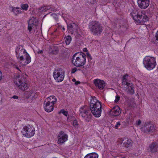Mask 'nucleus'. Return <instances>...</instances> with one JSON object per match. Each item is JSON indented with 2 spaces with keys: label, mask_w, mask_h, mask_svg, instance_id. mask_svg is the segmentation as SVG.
Here are the masks:
<instances>
[{
  "label": "nucleus",
  "mask_w": 158,
  "mask_h": 158,
  "mask_svg": "<svg viewBox=\"0 0 158 158\" xmlns=\"http://www.w3.org/2000/svg\"><path fill=\"white\" fill-rule=\"evenodd\" d=\"M86 55L83 52H77L73 56L72 62L76 67H80L84 65L86 62Z\"/></svg>",
  "instance_id": "1"
},
{
  "label": "nucleus",
  "mask_w": 158,
  "mask_h": 158,
  "mask_svg": "<svg viewBox=\"0 0 158 158\" xmlns=\"http://www.w3.org/2000/svg\"><path fill=\"white\" fill-rule=\"evenodd\" d=\"M144 11L139 12L137 15L133 12L131 13L133 19L138 23H143L148 21L149 18L144 13Z\"/></svg>",
  "instance_id": "2"
},
{
  "label": "nucleus",
  "mask_w": 158,
  "mask_h": 158,
  "mask_svg": "<svg viewBox=\"0 0 158 158\" xmlns=\"http://www.w3.org/2000/svg\"><path fill=\"white\" fill-rule=\"evenodd\" d=\"M143 64L144 67L148 70H151L155 68L156 65L155 58L146 56L144 58Z\"/></svg>",
  "instance_id": "3"
},
{
  "label": "nucleus",
  "mask_w": 158,
  "mask_h": 158,
  "mask_svg": "<svg viewBox=\"0 0 158 158\" xmlns=\"http://www.w3.org/2000/svg\"><path fill=\"white\" fill-rule=\"evenodd\" d=\"M15 83L19 89L23 90L27 89L28 87L25 83V79L22 76L19 75L15 79Z\"/></svg>",
  "instance_id": "4"
},
{
  "label": "nucleus",
  "mask_w": 158,
  "mask_h": 158,
  "mask_svg": "<svg viewBox=\"0 0 158 158\" xmlns=\"http://www.w3.org/2000/svg\"><path fill=\"white\" fill-rule=\"evenodd\" d=\"M155 125L151 122H145L141 127V130L145 133H152L156 131Z\"/></svg>",
  "instance_id": "5"
},
{
  "label": "nucleus",
  "mask_w": 158,
  "mask_h": 158,
  "mask_svg": "<svg viewBox=\"0 0 158 158\" xmlns=\"http://www.w3.org/2000/svg\"><path fill=\"white\" fill-rule=\"evenodd\" d=\"M21 132L24 136L30 138L34 135L35 133V129L32 126L29 125L28 126H24Z\"/></svg>",
  "instance_id": "6"
},
{
  "label": "nucleus",
  "mask_w": 158,
  "mask_h": 158,
  "mask_svg": "<svg viewBox=\"0 0 158 158\" xmlns=\"http://www.w3.org/2000/svg\"><path fill=\"white\" fill-rule=\"evenodd\" d=\"M15 52L17 54H18L19 56L23 54L26 59V62L28 64L31 62V58L29 54L26 52V50L23 48L22 46H19L16 48Z\"/></svg>",
  "instance_id": "7"
},
{
  "label": "nucleus",
  "mask_w": 158,
  "mask_h": 158,
  "mask_svg": "<svg viewBox=\"0 0 158 158\" xmlns=\"http://www.w3.org/2000/svg\"><path fill=\"white\" fill-rule=\"evenodd\" d=\"M64 72L61 68H58L53 72V77L58 82L63 81L64 77Z\"/></svg>",
  "instance_id": "8"
},
{
  "label": "nucleus",
  "mask_w": 158,
  "mask_h": 158,
  "mask_svg": "<svg viewBox=\"0 0 158 158\" xmlns=\"http://www.w3.org/2000/svg\"><path fill=\"white\" fill-rule=\"evenodd\" d=\"M79 116H81L86 122H89L91 119V115L89 110H86L85 106L81 107L79 110Z\"/></svg>",
  "instance_id": "9"
},
{
  "label": "nucleus",
  "mask_w": 158,
  "mask_h": 158,
  "mask_svg": "<svg viewBox=\"0 0 158 158\" xmlns=\"http://www.w3.org/2000/svg\"><path fill=\"white\" fill-rule=\"evenodd\" d=\"M28 23V29L29 32H31L33 28L37 26L38 22L36 18H35L34 17H32L30 19Z\"/></svg>",
  "instance_id": "10"
},
{
  "label": "nucleus",
  "mask_w": 158,
  "mask_h": 158,
  "mask_svg": "<svg viewBox=\"0 0 158 158\" xmlns=\"http://www.w3.org/2000/svg\"><path fill=\"white\" fill-rule=\"evenodd\" d=\"M150 0H138L137 3L139 7L143 9L147 8L150 5Z\"/></svg>",
  "instance_id": "11"
},
{
  "label": "nucleus",
  "mask_w": 158,
  "mask_h": 158,
  "mask_svg": "<svg viewBox=\"0 0 158 158\" xmlns=\"http://www.w3.org/2000/svg\"><path fill=\"white\" fill-rule=\"evenodd\" d=\"M89 28L94 34H97L99 31V23L98 22L94 21L90 24Z\"/></svg>",
  "instance_id": "12"
},
{
  "label": "nucleus",
  "mask_w": 158,
  "mask_h": 158,
  "mask_svg": "<svg viewBox=\"0 0 158 158\" xmlns=\"http://www.w3.org/2000/svg\"><path fill=\"white\" fill-rule=\"evenodd\" d=\"M68 135L65 134L64 131H61L60 132L58 138V143H62L67 140Z\"/></svg>",
  "instance_id": "13"
},
{
  "label": "nucleus",
  "mask_w": 158,
  "mask_h": 158,
  "mask_svg": "<svg viewBox=\"0 0 158 158\" xmlns=\"http://www.w3.org/2000/svg\"><path fill=\"white\" fill-rule=\"evenodd\" d=\"M124 86V89L127 93L132 94L134 93V87L131 83H128Z\"/></svg>",
  "instance_id": "14"
},
{
  "label": "nucleus",
  "mask_w": 158,
  "mask_h": 158,
  "mask_svg": "<svg viewBox=\"0 0 158 158\" xmlns=\"http://www.w3.org/2000/svg\"><path fill=\"white\" fill-rule=\"evenodd\" d=\"M44 108L46 111L50 112L53 110V106L54 104L51 103L50 101H48L47 102L44 101Z\"/></svg>",
  "instance_id": "15"
},
{
  "label": "nucleus",
  "mask_w": 158,
  "mask_h": 158,
  "mask_svg": "<svg viewBox=\"0 0 158 158\" xmlns=\"http://www.w3.org/2000/svg\"><path fill=\"white\" fill-rule=\"evenodd\" d=\"M148 150L151 153L156 152L158 150L157 144L155 142L152 143L149 145Z\"/></svg>",
  "instance_id": "16"
},
{
  "label": "nucleus",
  "mask_w": 158,
  "mask_h": 158,
  "mask_svg": "<svg viewBox=\"0 0 158 158\" xmlns=\"http://www.w3.org/2000/svg\"><path fill=\"white\" fill-rule=\"evenodd\" d=\"M120 113V108L118 106H115L113 107L110 112V114L113 116H117Z\"/></svg>",
  "instance_id": "17"
},
{
  "label": "nucleus",
  "mask_w": 158,
  "mask_h": 158,
  "mask_svg": "<svg viewBox=\"0 0 158 158\" xmlns=\"http://www.w3.org/2000/svg\"><path fill=\"white\" fill-rule=\"evenodd\" d=\"M97 107H98L97 106L90 108L92 114L96 117H99V108Z\"/></svg>",
  "instance_id": "18"
},
{
  "label": "nucleus",
  "mask_w": 158,
  "mask_h": 158,
  "mask_svg": "<svg viewBox=\"0 0 158 158\" xmlns=\"http://www.w3.org/2000/svg\"><path fill=\"white\" fill-rule=\"evenodd\" d=\"M132 141L130 139H128L123 143V147L126 148H130L132 146Z\"/></svg>",
  "instance_id": "19"
},
{
  "label": "nucleus",
  "mask_w": 158,
  "mask_h": 158,
  "mask_svg": "<svg viewBox=\"0 0 158 158\" xmlns=\"http://www.w3.org/2000/svg\"><path fill=\"white\" fill-rule=\"evenodd\" d=\"M76 26L75 23H70L67 25V29L70 33L73 34L74 31L75 30V27Z\"/></svg>",
  "instance_id": "20"
},
{
  "label": "nucleus",
  "mask_w": 158,
  "mask_h": 158,
  "mask_svg": "<svg viewBox=\"0 0 158 158\" xmlns=\"http://www.w3.org/2000/svg\"><path fill=\"white\" fill-rule=\"evenodd\" d=\"M98 102V100L96 98L92 99L90 102V108L97 106L96 103Z\"/></svg>",
  "instance_id": "21"
},
{
  "label": "nucleus",
  "mask_w": 158,
  "mask_h": 158,
  "mask_svg": "<svg viewBox=\"0 0 158 158\" xmlns=\"http://www.w3.org/2000/svg\"><path fill=\"white\" fill-rule=\"evenodd\" d=\"M98 156L95 153H89L86 155L84 158H98Z\"/></svg>",
  "instance_id": "22"
},
{
  "label": "nucleus",
  "mask_w": 158,
  "mask_h": 158,
  "mask_svg": "<svg viewBox=\"0 0 158 158\" xmlns=\"http://www.w3.org/2000/svg\"><path fill=\"white\" fill-rule=\"evenodd\" d=\"M50 8V6H42L39 8V10L42 12L43 13L46 10H49Z\"/></svg>",
  "instance_id": "23"
},
{
  "label": "nucleus",
  "mask_w": 158,
  "mask_h": 158,
  "mask_svg": "<svg viewBox=\"0 0 158 158\" xmlns=\"http://www.w3.org/2000/svg\"><path fill=\"white\" fill-rule=\"evenodd\" d=\"M128 75L126 74L123 76L122 84L123 85H126L129 83L127 82V79L128 78Z\"/></svg>",
  "instance_id": "24"
},
{
  "label": "nucleus",
  "mask_w": 158,
  "mask_h": 158,
  "mask_svg": "<svg viewBox=\"0 0 158 158\" xmlns=\"http://www.w3.org/2000/svg\"><path fill=\"white\" fill-rule=\"evenodd\" d=\"M106 85L104 81L99 80V89H104Z\"/></svg>",
  "instance_id": "25"
},
{
  "label": "nucleus",
  "mask_w": 158,
  "mask_h": 158,
  "mask_svg": "<svg viewBox=\"0 0 158 158\" xmlns=\"http://www.w3.org/2000/svg\"><path fill=\"white\" fill-rule=\"evenodd\" d=\"M59 51L58 48L56 47H54L50 53L53 55H56L58 53Z\"/></svg>",
  "instance_id": "26"
},
{
  "label": "nucleus",
  "mask_w": 158,
  "mask_h": 158,
  "mask_svg": "<svg viewBox=\"0 0 158 158\" xmlns=\"http://www.w3.org/2000/svg\"><path fill=\"white\" fill-rule=\"evenodd\" d=\"M72 38L71 36L69 35L65 38V42L67 45H69L71 41Z\"/></svg>",
  "instance_id": "27"
},
{
  "label": "nucleus",
  "mask_w": 158,
  "mask_h": 158,
  "mask_svg": "<svg viewBox=\"0 0 158 158\" xmlns=\"http://www.w3.org/2000/svg\"><path fill=\"white\" fill-rule=\"evenodd\" d=\"M49 98L50 100V101L51 103L55 104L56 102V98L54 96H51Z\"/></svg>",
  "instance_id": "28"
},
{
  "label": "nucleus",
  "mask_w": 158,
  "mask_h": 158,
  "mask_svg": "<svg viewBox=\"0 0 158 158\" xmlns=\"http://www.w3.org/2000/svg\"><path fill=\"white\" fill-rule=\"evenodd\" d=\"M99 104L100 105V107L99 108V117L101 115V112L102 111H104V104H102L101 102H99Z\"/></svg>",
  "instance_id": "29"
},
{
  "label": "nucleus",
  "mask_w": 158,
  "mask_h": 158,
  "mask_svg": "<svg viewBox=\"0 0 158 158\" xmlns=\"http://www.w3.org/2000/svg\"><path fill=\"white\" fill-rule=\"evenodd\" d=\"M94 83L95 86L99 88V79H97L94 80Z\"/></svg>",
  "instance_id": "30"
},
{
  "label": "nucleus",
  "mask_w": 158,
  "mask_h": 158,
  "mask_svg": "<svg viewBox=\"0 0 158 158\" xmlns=\"http://www.w3.org/2000/svg\"><path fill=\"white\" fill-rule=\"evenodd\" d=\"M22 8L25 10H27L28 8V5L27 4H23L21 6Z\"/></svg>",
  "instance_id": "31"
},
{
  "label": "nucleus",
  "mask_w": 158,
  "mask_h": 158,
  "mask_svg": "<svg viewBox=\"0 0 158 158\" xmlns=\"http://www.w3.org/2000/svg\"><path fill=\"white\" fill-rule=\"evenodd\" d=\"M59 113H62L66 116H67L68 115V112L65 111L64 109L61 110L59 112Z\"/></svg>",
  "instance_id": "32"
},
{
  "label": "nucleus",
  "mask_w": 158,
  "mask_h": 158,
  "mask_svg": "<svg viewBox=\"0 0 158 158\" xmlns=\"http://www.w3.org/2000/svg\"><path fill=\"white\" fill-rule=\"evenodd\" d=\"M121 124L120 122H117L116 123V125L114 126V128L115 129H118L120 127Z\"/></svg>",
  "instance_id": "33"
},
{
  "label": "nucleus",
  "mask_w": 158,
  "mask_h": 158,
  "mask_svg": "<svg viewBox=\"0 0 158 158\" xmlns=\"http://www.w3.org/2000/svg\"><path fill=\"white\" fill-rule=\"evenodd\" d=\"M120 99V97L118 95H116L115 96V99L114 100V102H118Z\"/></svg>",
  "instance_id": "34"
},
{
  "label": "nucleus",
  "mask_w": 158,
  "mask_h": 158,
  "mask_svg": "<svg viewBox=\"0 0 158 158\" xmlns=\"http://www.w3.org/2000/svg\"><path fill=\"white\" fill-rule=\"evenodd\" d=\"M73 125L74 126L77 125H78V123L76 120H74L73 122Z\"/></svg>",
  "instance_id": "35"
},
{
  "label": "nucleus",
  "mask_w": 158,
  "mask_h": 158,
  "mask_svg": "<svg viewBox=\"0 0 158 158\" xmlns=\"http://www.w3.org/2000/svg\"><path fill=\"white\" fill-rule=\"evenodd\" d=\"M123 140V139L122 138H119L118 139V141L119 143L122 144Z\"/></svg>",
  "instance_id": "36"
},
{
  "label": "nucleus",
  "mask_w": 158,
  "mask_h": 158,
  "mask_svg": "<svg viewBox=\"0 0 158 158\" xmlns=\"http://www.w3.org/2000/svg\"><path fill=\"white\" fill-rule=\"evenodd\" d=\"M77 68H74L73 69H72L71 71V73H74L77 71Z\"/></svg>",
  "instance_id": "37"
},
{
  "label": "nucleus",
  "mask_w": 158,
  "mask_h": 158,
  "mask_svg": "<svg viewBox=\"0 0 158 158\" xmlns=\"http://www.w3.org/2000/svg\"><path fill=\"white\" fill-rule=\"evenodd\" d=\"M18 57H19V59L20 60L23 61L25 59L24 58L23 55H21L19 56H18Z\"/></svg>",
  "instance_id": "38"
},
{
  "label": "nucleus",
  "mask_w": 158,
  "mask_h": 158,
  "mask_svg": "<svg viewBox=\"0 0 158 158\" xmlns=\"http://www.w3.org/2000/svg\"><path fill=\"white\" fill-rule=\"evenodd\" d=\"M87 55L88 58H89L90 60L92 59V57L90 55L89 53L88 52L87 53Z\"/></svg>",
  "instance_id": "39"
},
{
  "label": "nucleus",
  "mask_w": 158,
  "mask_h": 158,
  "mask_svg": "<svg viewBox=\"0 0 158 158\" xmlns=\"http://www.w3.org/2000/svg\"><path fill=\"white\" fill-rule=\"evenodd\" d=\"M43 51L42 50H39L37 52V53L38 54H42L43 53Z\"/></svg>",
  "instance_id": "40"
},
{
  "label": "nucleus",
  "mask_w": 158,
  "mask_h": 158,
  "mask_svg": "<svg viewBox=\"0 0 158 158\" xmlns=\"http://www.w3.org/2000/svg\"><path fill=\"white\" fill-rule=\"evenodd\" d=\"M141 123V121L140 120H138L136 123V124L137 125H139Z\"/></svg>",
  "instance_id": "41"
},
{
  "label": "nucleus",
  "mask_w": 158,
  "mask_h": 158,
  "mask_svg": "<svg viewBox=\"0 0 158 158\" xmlns=\"http://www.w3.org/2000/svg\"><path fill=\"white\" fill-rule=\"evenodd\" d=\"M18 98V97L16 95H14L12 97V98L15 99H17Z\"/></svg>",
  "instance_id": "42"
},
{
  "label": "nucleus",
  "mask_w": 158,
  "mask_h": 158,
  "mask_svg": "<svg viewBox=\"0 0 158 158\" xmlns=\"http://www.w3.org/2000/svg\"><path fill=\"white\" fill-rule=\"evenodd\" d=\"M81 83L80 81H76L75 82V85H78L79 84H80Z\"/></svg>",
  "instance_id": "43"
},
{
  "label": "nucleus",
  "mask_w": 158,
  "mask_h": 158,
  "mask_svg": "<svg viewBox=\"0 0 158 158\" xmlns=\"http://www.w3.org/2000/svg\"><path fill=\"white\" fill-rule=\"evenodd\" d=\"M156 40H158V31H157V32L156 33Z\"/></svg>",
  "instance_id": "44"
},
{
  "label": "nucleus",
  "mask_w": 158,
  "mask_h": 158,
  "mask_svg": "<svg viewBox=\"0 0 158 158\" xmlns=\"http://www.w3.org/2000/svg\"><path fill=\"white\" fill-rule=\"evenodd\" d=\"M83 51L85 52H88V50L87 48H84L83 49Z\"/></svg>",
  "instance_id": "45"
},
{
  "label": "nucleus",
  "mask_w": 158,
  "mask_h": 158,
  "mask_svg": "<svg viewBox=\"0 0 158 158\" xmlns=\"http://www.w3.org/2000/svg\"><path fill=\"white\" fill-rule=\"evenodd\" d=\"M17 9H18L17 8H15V7H14V8H13L12 9V11H13L15 13V11L16 10H17Z\"/></svg>",
  "instance_id": "46"
},
{
  "label": "nucleus",
  "mask_w": 158,
  "mask_h": 158,
  "mask_svg": "<svg viewBox=\"0 0 158 158\" xmlns=\"http://www.w3.org/2000/svg\"><path fill=\"white\" fill-rule=\"evenodd\" d=\"M49 10V11H54V9H53L52 8V7H50V10Z\"/></svg>",
  "instance_id": "47"
},
{
  "label": "nucleus",
  "mask_w": 158,
  "mask_h": 158,
  "mask_svg": "<svg viewBox=\"0 0 158 158\" xmlns=\"http://www.w3.org/2000/svg\"><path fill=\"white\" fill-rule=\"evenodd\" d=\"M52 15L54 17L56 16V15L55 14H52Z\"/></svg>",
  "instance_id": "48"
},
{
  "label": "nucleus",
  "mask_w": 158,
  "mask_h": 158,
  "mask_svg": "<svg viewBox=\"0 0 158 158\" xmlns=\"http://www.w3.org/2000/svg\"><path fill=\"white\" fill-rule=\"evenodd\" d=\"M72 81H73V82H75L76 81V79L75 78H73L72 79Z\"/></svg>",
  "instance_id": "49"
},
{
  "label": "nucleus",
  "mask_w": 158,
  "mask_h": 158,
  "mask_svg": "<svg viewBox=\"0 0 158 158\" xmlns=\"http://www.w3.org/2000/svg\"><path fill=\"white\" fill-rule=\"evenodd\" d=\"M62 29L64 31L65 30V29L64 27H63Z\"/></svg>",
  "instance_id": "50"
},
{
  "label": "nucleus",
  "mask_w": 158,
  "mask_h": 158,
  "mask_svg": "<svg viewBox=\"0 0 158 158\" xmlns=\"http://www.w3.org/2000/svg\"><path fill=\"white\" fill-rule=\"evenodd\" d=\"M17 69H19V68H18V67H17Z\"/></svg>",
  "instance_id": "51"
},
{
  "label": "nucleus",
  "mask_w": 158,
  "mask_h": 158,
  "mask_svg": "<svg viewBox=\"0 0 158 158\" xmlns=\"http://www.w3.org/2000/svg\"><path fill=\"white\" fill-rule=\"evenodd\" d=\"M16 11H18V12H19V10H17Z\"/></svg>",
  "instance_id": "52"
},
{
  "label": "nucleus",
  "mask_w": 158,
  "mask_h": 158,
  "mask_svg": "<svg viewBox=\"0 0 158 158\" xmlns=\"http://www.w3.org/2000/svg\"><path fill=\"white\" fill-rule=\"evenodd\" d=\"M29 97H30V96H28V98H29Z\"/></svg>",
  "instance_id": "53"
}]
</instances>
